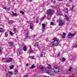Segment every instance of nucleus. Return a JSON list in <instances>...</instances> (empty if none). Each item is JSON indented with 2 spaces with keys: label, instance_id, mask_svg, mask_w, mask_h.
I'll list each match as a JSON object with an SVG mask.
<instances>
[{
  "label": "nucleus",
  "instance_id": "obj_1",
  "mask_svg": "<svg viewBox=\"0 0 77 77\" xmlns=\"http://www.w3.org/2000/svg\"><path fill=\"white\" fill-rule=\"evenodd\" d=\"M53 40L54 41L53 42L54 43L52 44L53 46H56V45H57L59 44V42L57 41V38H54Z\"/></svg>",
  "mask_w": 77,
  "mask_h": 77
},
{
  "label": "nucleus",
  "instance_id": "obj_2",
  "mask_svg": "<svg viewBox=\"0 0 77 77\" xmlns=\"http://www.w3.org/2000/svg\"><path fill=\"white\" fill-rule=\"evenodd\" d=\"M53 70L54 71V72L55 73H57L59 72V70L60 69L59 67H54L53 69Z\"/></svg>",
  "mask_w": 77,
  "mask_h": 77
},
{
  "label": "nucleus",
  "instance_id": "obj_3",
  "mask_svg": "<svg viewBox=\"0 0 77 77\" xmlns=\"http://www.w3.org/2000/svg\"><path fill=\"white\" fill-rule=\"evenodd\" d=\"M46 73L52 75L55 74V72L53 71H48L46 72Z\"/></svg>",
  "mask_w": 77,
  "mask_h": 77
},
{
  "label": "nucleus",
  "instance_id": "obj_4",
  "mask_svg": "<svg viewBox=\"0 0 77 77\" xmlns=\"http://www.w3.org/2000/svg\"><path fill=\"white\" fill-rule=\"evenodd\" d=\"M59 24L60 26H62L65 24V23H64V22L62 20H59Z\"/></svg>",
  "mask_w": 77,
  "mask_h": 77
},
{
  "label": "nucleus",
  "instance_id": "obj_5",
  "mask_svg": "<svg viewBox=\"0 0 77 77\" xmlns=\"http://www.w3.org/2000/svg\"><path fill=\"white\" fill-rule=\"evenodd\" d=\"M12 59L11 58H7L5 59V62L9 63V62H11L12 61Z\"/></svg>",
  "mask_w": 77,
  "mask_h": 77
},
{
  "label": "nucleus",
  "instance_id": "obj_6",
  "mask_svg": "<svg viewBox=\"0 0 77 77\" xmlns=\"http://www.w3.org/2000/svg\"><path fill=\"white\" fill-rule=\"evenodd\" d=\"M76 35V33H74V34H72V33H70L68 35V37L69 38H70L72 36H74Z\"/></svg>",
  "mask_w": 77,
  "mask_h": 77
},
{
  "label": "nucleus",
  "instance_id": "obj_7",
  "mask_svg": "<svg viewBox=\"0 0 77 77\" xmlns=\"http://www.w3.org/2000/svg\"><path fill=\"white\" fill-rule=\"evenodd\" d=\"M47 14L48 15H50V14H51V13H52V10L50 9L48 10H47Z\"/></svg>",
  "mask_w": 77,
  "mask_h": 77
},
{
  "label": "nucleus",
  "instance_id": "obj_8",
  "mask_svg": "<svg viewBox=\"0 0 77 77\" xmlns=\"http://www.w3.org/2000/svg\"><path fill=\"white\" fill-rule=\"evenodd\" d=\"M41 66H40V68L41 69V71H46V68H44V67H41Z\"/></svg>",
  "mask_w": 77,
  "mask_h": 77
},
{
  "label": "nucleus",
  "instance_id": "obj_9",
  "mask_svg": "<svg viewBox=\"0 0 77 77\" xmlns=\"http://www.w3.org/2000/svg\"><path fill=\"white\" fill-rule=\"evenodd\" d=\"M34 51L32 49H30V50H29L28 51V53H33Z\"/></svg>",
  "mask_w": 77,
  "mask_h": 77
},
{
  "label": "nucleus",
  "instance_id": "obj_10",
  "mask_svg": "<svg viewBox=\"0 0 77 77\" xmlns=\"http://www.w3.org/2000/svg\"><path fill=\"white\" fill-rule=\"evenodd\" d=\"M29 32H26V36H25V37L26 38L29 39V38H30V37H29Z\"/></svg>",
  "mask_w": 77,
  "mask_h": 77
},
{
  "label": "nucleus",
  "instance_id": "obj_11",
  "mask_svg": "<svg viewBox=\"0 0 77 77\" xmlns=\"http://www.w3.org/2000/svg\"><path fill=\"white\" fill-rule=\"evenodd\" d=\"M18 70L17 69H16L14 72V75H17V73H18Z\"/></svg>",
  "mask_w": 77,
  "mask_h": 77
},
{
  "label": "nucleus",
  "instance_id": "obj_12",
  "mask_svg": "<svg viewBox=\"0 0 77 77\" xmlns=\"http://www.w3.org/2000/svg\"><path fill=\"white\" fill-rule=\"evenodd\" d=\"M4 31V29L2 28H0V32H1V33H2Z\"/></svg>",
  "mask_w": 77,
  "mask_h": 77
},
{
  "label": "nucleus",
  "instance_id": "obj_13",
  "mask_svg": "<svg viewBox=\"0 0 77 77\" xmlns=\"http://www.w3.org/2000/svg\"><path fill=\"white\" fill-rule=\"evenodd\" d=\"M35 68V66L34 65H32L31 67L30 68V69H34Z\"/></svg>",
  "mask_w": 77,
  "mask_h": 77
},
{
  "label": "nucleus",
  "instance_id": "obj_14",
  "mask_svg": "<svg viewBox=\"0 0 77 77\" xmlns=\"http://www.w3.org/2000/svg\"><path fill=\"white\" fill-rule=\"evenodd\" d=\"M8 23L9 24H12V23H14V22L12 20H9L8 21Z\"/></svg>",
  "mask_w": 77,
  "mask_h": 77
},
{
  "label": "nucleus",
  "instance_id": "obj_15",
  "mask_svg": "<svg viewBox=\"0 0 77 77\" xmlns=\"http://www.w3.org/2000/svg\"><path fill=\"white\" fill-rule=\"evenodd\" d=\"M33 24L31 23L30 24V29H33Z\"/></svg>",
  "mask_w": 77,
  "mask_h": 77
},
{
  "label": "nucleus",
  "instance_id": "obj_16",
  "mask_svg": "<svg viewBox=\"0 0 77 77\" xmlns=\"http://www.w3.org/2000/svg\"><path fill=\"white\" fill-rule=\"evenodd\" d=\"M45 53L42 51V53L41 54V56L42 57H43L44 55H45Z\"/></svg>",
  "mask_w": 77,
  "mask_h": 77
},
{
  "label": "nucleus",
  "instance_id": "obj_17",
  "mask_svg": "<svg viewBox=\"0 0 77 77\" xmlns=\"http://www.w3.org/2000/svg\"><path fill=\"white\" fill-rule=\"evenodd\" d=\"M9 44L10 45V46L11 47V46H12V45H13V44H14V42H9Z\"/></svg>",
  "mask_w": 77,
  "mask_h": 77
},
{
  "label": "nucleus",
  "instance_id": "obj_18",
  "mask_svg": "<svg viewBox=\"0 0 77 77\" xmlns=\"http://www.w3.org/2000/svg\"><path fill=\"white\" fill-rule=\"evenodd\" d=\"M66 35V33H64L63 34V35L62 36V38L63 39H64L65 38V35Z\"/></svg>",
  "mask_w": 77,
  "mask_h": 77
},
{
  "label": "nucleus",
  "instance_id": "obj_19",
  "mask_svg": "<svg viewBox=\"0 0 77 77\" xmlns=\"http://www.w3.org/2000/svg\"><path fill=\"white\" fill-rule=\"evenodd\" d=\"M64 15L66 20H67V21H69V18H68V16H67V15H66V14H65Z\"/></svg>",
  "mask_w": 77,
  "mask_h": 77
},
{
  "label": "nucleus",
  "instance_id": "obj_20",
  "mask_svg": "<svg viewBox=\"0 0 77 77\" xmlns=\"http://www.w3.org/2000/svg\"><path fill=\"white\" fill-rule=\"evenodd\" d=\"M12 14L15 17H17L18 16V14L16 13H14V12H12Z\"/></svg>",
  "mask_w": 77,
  "mask_h": 77
},
{
  "label": "nucleus",
  "instance_id": "obj_21",
  "mask_svg": "<svg viewBox=\"0 0 77 77\" xmlns=\"http://www.w3.org/2000/svg\"><path fill=\"white\" fill-rule=\"evenodd\" d=\"M23 50L24 51H27V48L25 46H24L23 47Z\"/></svg>",
  "mask_w": 77,
  "mask_h": 77
},
{
  "label": "nucleus",
  "instance_id": "obj_22",
  "mask_svg": "<svg viewBox=\"0 0 77 77\" xmlns=\"http://www.w3.org/2000/svg\"><path fill=\"white\" fill-rule=\"evenodd\" d=\"M5 37H8V32H6L5 33Z\"/></svg>",
  "mask_w": 77,
  "mask_h": 77
},
{
  "label": "nucleus",
  "instance_id": "obj_23",
  "mask_svg": "<svg viewBox=\"0 0 77 77\" xmlns=\"http://www.w3.org/2000/svg\"><path fill=\"white\" fill-rule=\"evenodd\" d=\"M48 68L49 69H51V65L48 64Z\"/></svg>",
  "mask_w": 77,
  "mask_h": 77
},
{
  "label": "nucleus",
  "instance_id": "obj_24",
  "mask_svg": "<svg viewBox=\"0 0 77 77\" xmlns=\"http://www.w3.org/2000/svg\"><path fill=\"white\" fill-rule=\"evenodd\" d=\"M14 65H11V66H10V69H13V68H14Z\"/></svg>",
  "mask_w": 77,
  "mask_h": 77
},
{
  "label": "nucleus",
  "instance_id": "obj_25",
  "mask_svg": "<svg viewBox=\"0 0 77 77\" xmlns=\"http://www.w3.org/2000/svg\"><path fill=\"white\" fill-rule=\"evenodd\" d=\"M17 29L15 28H14V29H13V31L14 32V33H16V32H17Z\"/></svg>",
  "mask_w": 77,
  "mask_h": 77
},
{
  "label": "nucleus",
  "instance_id": "obj_26",
  "mask_svg": "<svg viewBox=\"0 0 77 77\" xmlns=\"http://www.w3.org/2000/svg\"><path fill=\"white\" fill-rule=\"evenodd\" d=\"M10 34L11 36H13L14 35V33H12V32L11 31H10Z\"/></svg>",
  "mask_w": 77,
  "mask_h": 77
},
{
  "label": "nucleus",
  "instance_id": "obj_27",
  "mask_svg": "<svg viewBox=\"0 0 77 77\" xmlns=\"http://www.w3.org/2000/svg\"><path fill=\"white\" fill-rule=\"evenodd\" d=\"M75 6L74 5H72V8H70V9L71 11H73V9L74 8Z\"/></svg>",
  "mask_w": 77,
  "mask_h": 77
},
{
  "label": "nucleus",
  "instance_id": "obj_28",
  "mask_svg": "<svg viewBox=\"0 0 77 77\" xmlns=\"http://www.w3.org/2000/svg\"><path fill=\"white\" fill-rule=\"evenodd\" d=\"M20 14H23H23H24V12L22 11H20Z\"/></svg>",
  "mask_w": 77,
  "mask_h": 77
},
{
  "label": "nucleus",
  "instance_id": "obj_29",
  "mask_svg": "<svg viewBox=\"0 0 77 77\" xmlns=\"http://www.w3.org/2000/svg\"><path fill=\"white\" fill-rule=\"evenodd\" d=\"M29 58L31 59H34V57L29 56Z\"/></svg>",
  "mask_w": 77,
  "mask_h": 77
},
{
  "label": "nucleus",
  "instance_id": "obj_30",
  "mask_svg": "<svg viewBox=\"0 0 77 77\" xmlns=\"http://www.w3.org/2000/svg\"><path fill=\"white\" fill-rule=\"evenodd\" d=\"M65 10H66L67 14H68V8H65Z\"/></svg>",
  "mask_w": 77,
  "mask_h": 77
},
{
  "label": "nucleus",
  "instance_id": "obj_31",
  "mask_svg": "<svg viewBox=\"0 0 77 77\" xmlns=\"http://www.w3.org/2000/svg\"><path fill=\"white\" fill-rule=\"evenodd\" d=\"M8 74H9V75H10V74H11L12 75H13V73L12 72H9Z\"/></svg>",
  "mask_w": 77,
  "mask_h": 77
},
{
  "label": "nucleus",
  "instance_id": "obj_32",
  "mask_svg": "<svg viewBox=\"0 0 77 77\" xmlns=\"http://www.w3.org/2000/svg\"><path fill=\"white\" fill-rule=\"evenodd\" d=\"M65 58L63 57L62 59V62H65Z\"/></svg>",
  "mask_w": 77,
  "mask_h": 77
},
{
  "label": "nucleus",
  "instance_id": "obj_33",
  "mask_svg": "<svg viewBox=\"0 0 77 77\" xmlns=\"http://www.w3.org/2000/svg\"><path fill=\"white\" fill-rule=\"evenodd\" d=\"M42 27L43 28L45 27V24H44V23L42 24Z\"/></svg>",
  "mask_w": 77,
  "mask_h": 77
},
{
  "label": "nucleus",
  "instance_id": "obj_34",
  "mask_svg": "<svg viewBox=\"0 0 77 77\" xmlns=\"http://www.w3.org/2000/svg\"><path fill=\"white\" fill-rule=\"evenodd\" d=\"M35 46H38V44H33Z\"/></svg>",
  "mask_w": 77,
  "mask_h": 77
},
{
  "label": "nucleus",
  "instance_id": "obj_35",
  "mask_svg": "<svg viewBox=\"0 0 77 77\" xmlns=\"http://www.w3.org/2000/svg\"><path fill=\"white\" fill-rule=\"evenodd\" d=\"M6 11H9V8L8 7H6Z\"/></svg>",
  "mask_w": 77,
  "mask_h": 77
},
{
  "label": "nucleus",
  "instance_id": "obj_36",
  "mask_svg": "<svg viewBox=\"0 0 77 77\" xmlns=\"http://www.w3.org/2000/svg\"><path fill=\"white\" fill-rule=\"evenodd\" d=\"M35 21H36V23H38V22H39V20L38 19H36Z\"/></svg>",
  "mask_w": 77,
  "mask_h": 77
},
{
  "label": "nucleus",
  "instance_id": "obj_37",
  "mask_svg": "<svg viewBox=\"0 0 77 77\" xmlns=\"http://www.w3.org/2000/svg\"><path fill=\"white\" fill-rule=\"evenodd\" d=\"M74 48H77V44L75 45L74 46Z\"/></svg>",
  "mask_w": 77,
  "mask_h": 77
},
{
  "label": "nucleus",
  "instance_id": "obj_38",
  "mask_svg": "<svg viewBox=\"0 0 77 77\" xmlns=\"http://www.w3.org/2000/svg\"><path fill=\"white\" fill-rule=\"evenodd\" d=\"M60 56V53L59 52L57 56Z\"/></svg>",
  "mask_w": 77,
  "mask_h": 77
},
{
  "label": "nucleus",
  "instance_id": "obj_39",
  "mask_svg": "<svg viewBox=\"0 0 77 77\" xmlns=\"http://www.w3.org/2000/svg\"><path fill=\"white\" fill-rule=\"evenodd\" d=\"M45 19V17H42V18L41 20L42 21H43V20H44V19Z\"/></svg>",
  "mask_w": 77,
  "mask_h": 77
},
{
  "label": "nucleus",
  "instance_id": "obj_40",
  "mask_svg": "<svg viewBox=\"0 0 77 77\" xmlns=\"http://www.w3.org/2000/svg\"><path fill=\"white\" fill-rule=\"evenodd\" d=\"M51 25H52V26H53V24H54V23H53V22H51Z\"/></svg>",
  "mask_w": 77,
  "mask_h": 77
},
{
  "label": "nucleus",
  "instance_id": "obj_41",
  "mask_svg": "<svg viewBox=\"0 0 77 77\" xmlns=\"http://www.w3.org/2000/svg\"><path fill=\"white\" fill-rule=\"evenodd\" d=\"M8 75H9V76H12V75L11 74H10L9 75V73L8 74Z\"/></svg>",
  "mask_w": 77,
  "mask_h": 77
},
{
  "label": "nucleus",
  "instance_id": "obj_42",
  "mask_svg": "<svg viewBox=\"0 0 77 77\" xmlns=\"http://www.w3.org/2000/svg\"><path fill=\"white\" fill-rule=\"evenodd\" d=\"M3 9H5V10H6V7H3Z\"/></svg>",
  "mask_w": 77,
  "mask_h": 77
},
{
  "label": "nucleus",
  "instance_id": "obj_43",
  "mask_svg": "<svg viewBox=\"0 0 77 77\" xmlns=\"http://www.w3.org/2000/svg\"><path fill=\"white\" fill-rule=\"evenodd\" d=\"M2 53V51L1 50V47H0V54Z\"/></svg>",
  "mask_w": 77,
  "mask_h": 77
},
{
  "label": "nucleus",
  "instance_id": "obj_44",
  "mask_svg": "<svg viewBox=\"0 0 77 77\" xmlns=\"http://www.w3.org/2000/svg\"><path fill=\"white\" fill-rule=\"evenodd\" d=\"M71 68H70V69H68V71H71Z\"/></svg>",
  "mask_w": 77,
  "mask_h": 77
},
{
  "label": "nucleus",
  "instance_id": "obj_45",
  "mask_svg": "<svg viewBox=\"0 0 77 77\" xmlns=\"http://www.w3.org/2000/svg\"><path fill=\"white\" fill-rule=\"evenodd\" d=\"M20 54H21V53L20 52H18L17 53V54L18 55H20Z\"/></svg>",
  "mask_w": 77,
  "mask_h": 77
},
{
  "label": "nucleus",
  "instance_id": "obj_46",
  "mask_svg": "<svg viewBox=\"0 0 77 77\" xmlns=\"http://www.w3.org/2000/svg\"><path fill=\"white\" fill-rule=\"evenodd\" d=\"M43 77H49V76H45V75H43Z\"/></svg>",
  "mask_w": 77,
  "mask_h": 77
},
{
  "label": "nucleus",
  "instance_id": "obj_47",
  "mask_svg": "<svg viewBox=\"0 0 77 77\" xmlns=\"http://www.w3.org/2000/svg\"><path fill=\"white\" fill-rule=\"evenodd\" d=\"M29 1L30 2H32V0H29Z\"/></svg>",
  "mask_w": 77,
  "mask_h": 77
},
{
  "label": "nucleus",
  "instance_id": "obj_48",
  "mask_svg": "<svg viewBox=\"0 0 77 77\" xmlns=\"http://www.w3.org/2000/svg\"><path fill=\"white\" fill-rule=\"evenodd\" d=\"M69 2H72V0H69Z\"/></svg>",
  "mask_w": 77,
  "mask_h": 77
},
{
  "label": "nucleus",
  "instance_id": "obj_49",
  "mask_svg": "<svg viewBox=\"0 0 77 77\" xmlns=\"http://www.w3.org/2000/svg\"><path fill=\"white\" fill-rule=\"evenodd\" d=\"M26 66H29V64H27L26 65Z\"/></svg>",
  "mask_w": 77,
  "mask_h": 77
},
{
  "label": "nucleus",
  "instance_id": "obj_50",
  "mask_svg": "<svg viewBox=\"0 0 77 77\" xmlns=\"http://www.w3.org/2000/svg\"><path fill=\"white\" fill-rule=\"evenodd\" d=\"M58 1H63V0H58Z\"/></svg>",
  "mask_w": 77,
  "mask_h": 77
},
{
  "label": "nucleus",
  "instance_id": "obj_51",
  "mask_svg": "<svg viewBox=\"0 0 77 77\" xmlns=\"http://www.w3.org/2000/svg\"><path fill=\"white\" fill-rule=\"evenodd\" d=\"M43 48H44L43 47L42 48L41 50H42V49H43Z\"/></svg>",
  "mask_w": 77,
  "mask_h": 77
},
{
  "label": "nucleus",
  "instance_id": "obj_52",
  "mask_svg": "<svg viewBox=\"0 0 77 77\" xmlns=\"http://www.w3.org/2000/svg\"><path fill=\"white\" fill-rule=\"evenodd\" d=\"M53 2V3H56V2H55V1H54V2Z\"/></svg>",
  "mask_w": 77,
  "mask_h": 77
},
{
  "label": "nucleus",
  "instance_id": "obj_53",
  "mask_svg": "<svg viewBox=\"0 0 77 77\" xmlns=\"http://www.w3.org/2000/svg\"><path fill=\"white\" fill-rule=\"evenodd\" d=\"M44 30V28L42 29V30Z\"/></svg>",
  "mask_w": 77,
  "mask_h": 77
},
{
  "label": "nucleus",
  "instance_id": "obj_54",
  "mask_svg": "<svg viewBox=\"0 0 77 77\" xmlns=\"http://www.w3.org/2000/svg\"><path fill=\"white\" fill-rule=\"evenodd\" d=\"M36 36V35H34V37H35Z\"/></svg>",
  "mask_w": 77,
  "mask_h": 77
},
{
  "label": "nucleus",
  "instance_id": "obj_55",
  "mask_svg": "<svg viewBox=\"0 0 77 77\" xmlns=\"http://www.w3.org/2000/svg\"><path fill=\"white\" fill-rule=\"evenodd\" d=\"M3 59H4V60H5V59L4 58Z\"/></svg>",
  "mask_w": 77,
  "mask_h": 77
},
{
  "label": "nucleus",
  "instance_id": "obj_56",
  "mask_svg": "<svg viewBox=\"0 0 77 77\" xmlns=\"http://www.w3.org/2000/svg\"><path fill=\"white\" fill-rule=\"evenodd\" d=\"M53 2V1H51V2Z\"/></svg>",
  "mask_w": 77,
  "mask_h": 77
},
{
  "label": "nucleus",
  "instance_id": "obj_57",
  "mask_svg": "<svg viewBox=\"0 0 77 77\" xmlns=\"http://www.w3.org/2000/svg\"><path fill=\"white\" fill-rule=\"evenodd\" d=\"M40 48H39V50H40Z\"/></svg>",
  "mask_w": 77,
  "mask_h": 77
},
{
  "label": "nucleus",
  "instance_id": "obj_58",
  "mask_svg": "<svg viewBox=\"0 0 77 77\" xmlns=\"http://www.w3.org/2000/svg\"><path fill=\"white\" fill-rule=\"evenodd\" d=\"M6 77H8L7 76H6Z\"/></svg>",
  "mask_w": 77,
  "mask_h": 77
},
{
  "label": "nucleus",
  "instance_id": "obj_59",
  "mask_svg": "<svg viewBox=\"0 0 77 77\" xmlns=\"http://www.w3.org/2000/svg\"><path fill=\"white\" fill-rule=\"evenodd\" d=\"M40 51H41V50H40Z\"/></svg>",
  "mask_w": 77,
  "mask_h": 77
}]
</instances>
